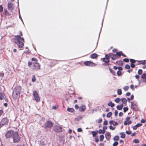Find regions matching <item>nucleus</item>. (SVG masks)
I'll return each mask as SVG.
<instances>
[{
  "label": "nucleus",
  "mask_w": 146,
  "mask_h": 146,
  "mask_svg": "<svg viewBox=\"0 0 146 146\" xmlns=\"http://www.w3.org/2000/svg\"><path fill=\"white\" fill-rule=\"evenodd\" d=\"M20 35H16L14 36V38L13 39L15 40V43L17 44L18 47L21 48L23 47L24 46V42H25L24 38H21V36H22L23 34L21 31L19 32Z\"/></svg>",
  "instance_id": "obj_1"
},
{
  "label": "nucleus",
  "mask_w": 146,
  "mask_h": 146,
  "mask_svg": "<svg viewBox=\"0 0 146 146\" xmlns=\"http://www.w3.org/2000/svg\"><path fill=\"white\" fill-rule=\"evenodd\" d=\"M21 90V87L18 86L14 89L12 95L14 100H16L19 97Z\"/></svg>",
  "instance_id": "obj_2"
},
{
  "label": "nucleus",
  "mask_w": 146,
  "mask_h": 146,
  "mask_svg": "<svg viewBox=\"0 0 146 146\" xmlns=\"http://www.w3.org/2000/svg\"><path fill=\"white\" fill-rule=\"evenodd\" d=\"M12 138L14 143H18L20 141L21 138L17 131L15 132L12 137Z\"/></svg>",
  "instance_id": "obj_3"
},
{
  "label": "nucleus",
  "mask_w": 146,
  "mask_h": 146,
  "mask_svg": "<svg viewBox=\"0 0 146 146\" xmlns=\"http://www.w3.org/2000/svg\"><path fill=\"white\" fill-rule=\"evenodd\" d=\"M110 56L108 54L105 55L104 58H101V60L104 62L103 64L104 66H106L109 64V63L110 61Z\"/></svg>",
  "instance_id": "obj_4"
},
{
  "label": "nucleus",
  "mask_w": 146,
  "mask_h": 146,
  "mask_svg": "<svg viewBox=\"0 0 146 146\" xmlns=\"http://www.w3.org/2000/svg\"><path fill=\"white\" fill-rule=\"evenodd\" d=\"M8 122L9 120L7 117L3 118L0 122V127L4 125H7Z\"/></svg>",
  "instance_id": "obj_5"
},
{
  "label": "nucleus",
  "mask_w": 146,
  "mask_h": 146,
  "mask_svg": "<svg viewBox=\"0 0 146 146\" xmlns=\"http://www.w3.org/2000/svg\"><path fill=\"white\" fill-rule=\"evenodd\" d=\"M84 64L86 66L94 67L97 65L96 63L92 62L91 61H86L84 62Z\"/></svg>",
  "instance_id": "obj_6"
},
{
  "label": "nucleus",
  "mask_w": 146,
  "mask_h": 146,
  "mask_svg": "<svg viewBox=\"0 0 146 146\" xmlns=\"http://www.w3.org/2000/svg\"><path fill=\"white\" fill-rule=\"evenodd\" d=\"M32 69L35 70H37L40 69V65L38 63L35 62L33 63V65L32 66Z\"/></svg>",
  "instance_id": "obj_7"
},
{
  "label": "nucleus",
  "mask_w": 146,
  "mask_h": 146,
  "mask_svg": "<svg viewBox=\"0 0 146 146\" xmlns=\"http://www.w3.org/2000/svg\"><path fill=\"white\" fill-rule=\"evenodd\" d=\"M53 125V123L52 122L50 121H48L45 123L44 124V128H51L52 127Z\"/></svg>",
  "instance_id": "obj_8"
},
{
  "label": "nucleus",
  "mask_w": 146,
  "mask_h": 146,
  "mask_svg": "<svg viewBox=\"0 0 146 146\" xmlns=\"http://www.w3.org/2000/svg\"><path fill=\"white\" fill-rule=\"evenodd\" d=\"M33 96L35 100L37 102H39L40 101V98L38 94L36 91H33Z\"/></svg>",
  "instance_id": "obj_9"
},
{
  "label": "nucleus",
  "mask_w": 146,
  "mask_h": 146,
  "mask_svg": "<svg viewBox=\"0 0 146 146\" xmlns=\"http://www.w3.org/2000/svg\"><path fill=\"white\" fill-rule=\"evenodd\" d=\"M15 133L14 131L11 130H9L5 134V137L6 138H9L12 137L14 133Z\"/></svg>",
  "instance_id": "obj_10"
},
{
  "label": "nucleus",
  "mask_w": 146,
  "mask_h": 146,
  "mask_svg": "<svg viewBox=\"0 0 146 146\" xmlns=\"http://www.w3.org/2000/svg\"><path fill=\"white\" fill-rule=\"evenodd\" d=\"M53 130L55 132L58 133L61 132L62 131V128L59 126H54Z\"/></svg>",
  "instance_id": "obj_11"
},
{
  "label": "nucleus",
  "mask_w": 146,
  "mask_h": 146,
  "mask_svg": "<svg viewBox=\"0 0 146 146\" xmlns=\"http://www.w3.org/2000/svg\"><path fill=\"white\" fill-rule=\"evenodd\" d=\"M130 117H127L126 119V120L124 122V124L125 125H129L131 123L132 121L131 120H130Z\"/></svg>",
  "instance_id": "obj_12"
},
{
  "label": "nucleus",
  "mask_w": 146,
  "mask_h": 146,
  "mask_svg": "<svg viewBox=\"0 0 146 146\" xmlns=\"http://www.w3.org/2000/svg\"><path fill=\"white\" fill-rule=\"evenodd\" d=\"M14 8V6L13 4L11 2H9L8 4V9L9 10L12 11Z\"/></svg>",
  "instance_id": "obj_13"
},
{
  "label": "nucleus",
  "mask_w": 146,
  "mask_h": 146,
  "mask_svg": "<svg viewBox=\"0 0 146 146\" xmlns=\"http://www.w3.org/2000/svg\"><path fill=\"white\" fill-rule=\"evenodd\" d=\"M108 55L110 56V57L113 60L117 59L118 58V57L116 55L113 53H110Z\"/></svg>",
  "instance_id": "obj_14"
},
{
  "label": "nucleus",
  "mask_w": 146,
  "mask_h": 146,
  "mask_svg": "<svg viewBox=\"0 0 146 146\" xmlns=\"http://www.w3.org/2000/svg\"><path fill=\"white\" fill-rule=\"evenodd\" d=\"M86 109V107L85 106L82 105L79 108V111L81 112L84 111Z\"/></svg>",
  "instance_id": "obj_15"
},
{
  "label": "nucleus",
  "mask_w": 146,
  "mask_h": 146,
  "mask_svg": "<svg viewBox=\"0 0 146 146\" xmlns=\"http://www.w3.org/2000/svg\"><path fill=\"white\" fill-rule=\"evenodd\" d=\"M137 62V65L142 64L144 65L145 64V60H141V61H138L136 60Z\"/></svg>",
  "instance_id": "obj_16"
},
{
  "label": "nucleus",
  "mask_w": 146,
  "mask_h": 146,
  "mask_svg": "<svg viewBox=\"0 0 146 146\" xmlns=\"http://www.w3.org/2000/svg\"><path fill=\"white\" fill-rule=\"evenodd\" d=\"M105 137L106 139L108 140H109L111 137V135L110 133H106L105 134Z\"/></svg>",
  "instance_id": "obj_17"
},
{
  "label": "nucleus",
  "mask_w": 146,
  "mask_h": 146,
  "mask_svg": "<svg viewBox=\"0 0 146 146\" xmlns=\"http://www.w3.org/2000/svg\"><path fill=\"white\" fill-rule=\"evenodd\" d=\"M142 125V124L140 123H138L136 125H135L133 127V129L135 130L137 129V128L138 127H139Z\"/></svg>",
  "instance_id": "obj_18"
},
{
  "label": "nucleus",
  "mask_w": 146,
  "mask_h": 146,
  "mask_svg": "<svg viewBox=\"0 0 146 146\" xmlns=\"http://www.w3.org/2000/svg\"><path fill=\"white\" fill-rule=\"evenodd\" d=\"M98 56V54L96 53H93L90 55V58L92 59H94L97 58Z\"/></svg>",
  "instance_id": "obj_19"
},
{
  "label": "nucleus",
  "mask_w": 146,
  "mask_h": 146,
  "mask_svg": "<svg viewBox=\"0 0 146 146\" xmlns=\"http://www.w3.org/2000/svg\"><path fill=\"white\" fill-rule=\"evenodd\" d=\"M141 78L143 79V82H146V74L143 73L141 75Z\"/></svg>",
  "instance_id": "obj_20"
},
{
  "label": "nucleus",
  "mask_w": 146,
  "mask_h": 146,
  "mask_svg": "<svg viewBox=\"0 0 146 146\" xmlns=\"http://www.w3.org/2000/svg\"><path fill=\"white\" fill-rule=\"evenodd\" d=\"M109 123L110 125L112 124L113 126H115L117 125L118 124L117 122H115L112 120L110 121Z\"/></svg>",
  "instance_id": "obj_21"
},
{
  "label": "nucleus",
  "mask_w": 146,
  "mask_h": 146,
  "mask_svg": "<svg viewBox=\"0 0 146 146\" xmlns=\"http://www.w3.org/2000/svg\"><path fill=\"white\" fill-rule=\"evenodd\" d=\"M67 110L68 111L72 113L74 112H75L74 109L72 108H68Z\"/></svg>",
  "instance_id": "obj_22"
},
{
  "label": "nucleus",
  "mask_w": 146,
  "mask_h": 146,
  "mask_svg": "<svg viewBox=\"0 0 146 146\" xmlns=\"http://www.w3.org/2000/svg\"><path fill=\"white\" fill-rule=\"evenodd\" d=\"M5 14L7 16H10L11 14L9 13V12L7 10H4Z\"/></svg>",
  "instance_id": "obj_23"
},
{
  "label": "nucleus",
  "mask_w": 146,
  "mask_h": 146,
  "mask_svg": "<svg viewBox=\"0 0 146 146\" xmlns=\"http://www.w3.org/2000/svg\"><path fill=\"white\" fill-rule=\"evenodd\" d=\"M123 105L122 104H121L120 105H118L117 106L116 108L118 110H121L123 107Z\"/></svg>",
  "instance_id": "obj_24"
},
{
  "label": "nucleus",
  "mask_w": 146,
  "mask_h": 146,
  "mask_svg": "<svg viewBox=\"0 0 146 146\" xmlns=\"http://www.w3.org/2000/svg\"><path fill=\"white\" fill-rule=\"evenodd\" d=\"M98 131H92L91 133L92 135L93 136V137H95L96 135H97L98 134Z\"/></svg>",
  "instance_id": "obj_25"
},
{
  "label": "nucleus",
  "mask_w": 146,
  "mask_h": 146,
  "mask_svg": "<svg viewBox=\"0 0 146 146\" xmlns=\"http://www.w3.org/2000/svg\"><path fill=\"white\" fill-rule=\"evenodd\" d=\"M108 105L112 107L114 106L115 104L114 103H112V102L110 101L108 103Z\"/></svg>",
  "instance_id": "obj_26"
},
{
  "label": "nucleus",
  "mask_w": 146,
  "mask_h": 146,
  "mask_svg": "<svg viewBox=\"0 0 146 146\" xmlns=\"http://www.w3.org/2000/svg\"><path fill=\"white\" fill-rule=\"evenodd\" d=\"M123 104H126L127 102L126 99L124 98H123L121 99Z\"/></svg>",
  "instance_id": "obj_27"
},
{
  "label": "nucleus",
  "mask_w": 146,
  "mask_h": 146,
  "mask_svg": "<svg viewBox=\"0 0 146 146\" xmlns=\"http://www.w3.org/2000/svg\"><path fill=\"white\" fill-rule=\"evenodd\" d=\"M105 130H103V129L102 130L101 129H100L98 131V133L99 134L102 133L104 134L105 133Z\"/></svg>",
  "instance_id": "obj_28"
},
{
  "label": "nucleus",
  "mask_w": 146,
  "mask_h": 146,
  "mask_svg": "<svg viewBox=\"0 0 146 146\" xmlns=\"http://www.w3.org/2000/svg\"><path fill=\"white\" fill-rule=\"evenodd\" d=\"M113 139L114 141H118L119 139V137L118 136L116 135L113 137Z\"/></svg>",
  "instance_id": "obj_29"
},
{
  "label": "nucleus",
  "mask_w": 146,
  "mask_h": 146,
  "mask_svg": "<svg viewBox=\"0 0 146 146\" xmlns=\"http://www.w3.org/2000/svg\"><path fill=\"white\" fill-rule=\"evenodd\" d=\"M120 134L121 135V137L122 138H124L125 137V133H123L121 132L120 133Z\"/></svg>",
  "instance_id": "obj_30"
},
{
  "label": "nucleus",
  "mask_w": 146,
  "mask_h": 146,
  "mask_svg": "<svg viewBox=\"0 0 146 146\" xmlns=\"http://www.w3.org/2000/svg\"><path fill=\"white\" fill-rule=\"evenodd\" d=\"M122 52L121 51H120L119 52H117L116 53V54L117 55L119 56H120L122 54Z\"/></svg>",
  "instance_id": "obj_31"
},
{
  "label": "nucleus",
  "mask_w": 146,
  "mask_h": 146,
  "mask_svg": "<svg viewBox=\"0 0 146 146\" xmlns=\"http://www.w3.org/2000/svg\"><path fill=\"white\" fill-rule=\"evenodd\" d=\"M117 94L119 95H120L122 94V91L121 89H118L117 90Z\"/></svg>",
  "instance_id": "obj_32"
},
{
  "label": "nucleus",
  "mask_w": 146,
  "mask_h": 146,
  "mask_svg": "<svg viewBox=\"0 0 146 146\" xmlns=\"http://www.w3.org/2000/svg\"><path fill=\"white\" fill-rule=\"evenodd\" d=\"M121 100V99L119 98H117L115 100V101L117 103H119Z\"/></svg>",
  "instance_id": "obj_33"
},
{
  "label": "nucleus",
  "mask_w": 146,
  "mask_h": 146,
  "mask_svg": "<svg viewBox=\"0 0 146 146\" xmlns=\"http://www.w3.org/2000/svg\"><path fill=\"white\" fill-rule=\"evenodd\" d=\"M112 115V113L111 112L108 113L107 114V117H110Z\"/></svg>",
  "instance_id": "obj_34"
},
{
  "label": "nucleus",
  "mask_w": 146,
  "mask_h": 146,
  "mask_svg": "<svg viewBox=\"0 0 146 146\" xmlns=\"http://www.w3.org/2000/svg\"><path fill=\"white\" fill-rule=\"evenodd\" d=\"M100 141H103L104 138V136L103 135H101L100 136Z\"/></svg>",
  "instance_id": "obj_35"
},
{
  "label": "nucleus",
  "mask_w": 146,
  "mask_h": 146,
  "mask_svg": "<svg viewBox=\"0 0 146 146\" xmlns=\"http://www.w3.org/2000/svg\"><path fill=\"white\" fill-rule=\"evenodd\" d=\"M130 61L131 63H134L136 62V61L134 59H131L130 60Z\"/></svg>",
  "instance_id": "obj_36"
},
{
  "label": "nucleus",
  "mask_w": 146,
  "mask_h": 146,
  "mask_svg": "<svg viewBox=\"0 0 146 146\" xmlns=\"http://www.w3.org/2000/svg\"><path fill=\"white\" fill-rule=\"evenodd\" d=\"M32 81L33 82H35L36 81V78L35 75H33Z\"/></svg>",
  "instance_id": "obj_37"
},
{
  "label": "nucleus",
  "mask_w": 146,
  "mask_h": 146,
  "mask_svg": "<svg viewBox=\"0 0 146 146\" xmlns=\"http://www.w3.org/2000/svg\"><path fill=\"white\" fill-rule=\"evenodd\" d=\"M110 70L111 73L113 74V75H115V72L114 71V70H112L111 68H110Z\"/></svg>",
  "instance_id": "obj_38"
},
{
  "label": "nucleus",
  "mask_w": 146,
  "mask_h": 146,
  "mask_svg": "<svg viewBox=\"0 0 146 146\" xmlns=\"http://www.w3.org/2000/svg\"><path fill=\"white\" fill-rule=\"evenodd\" d=\"M143 71L141 69H139L138 70V73L139 75H141Z\"/></svg>",
  "instance_id": "obj_39"
},
{
  "label": "nucleus",
  "mask_w": 146,
  "mask_h": 146,
  "mask_svg": "<svg viewBox=\"0 0 146 146\" xmlns=\"http://www.w3.org/2000/svg\"><path fill=\"white\" fill-rule=\"evenodd\" d=\"M59 107L58 106V105H56L52 107V109L53 110H56Z\"/></svg>",
  "instance_id": "obj_40"
},
{
  "label": "nucleus",
  "mask_w": 146,
  "mask_h": 146,
  "mask_svg": "<svg viewBox=\"0 0 146 146\" xmlns=\"http://www.w3.org/2000/svg\"><path fill=\"white\" fill-rule=\"evenodd\" d=\"M133 142L135 143H138L139 142V141L137 139H135L133 140Z\"/></svg>",
  "instance_id": "obj_41"
},
{
  "label": "nucleus",
  "mask_w": 146,
  "mask_h": 146,
  "mask_svg": "<svg viewBox=\"0 0 146 146\" xmlns=\"http://www.w3.org/2000/svg\"><path fill=\"white\" fill-rule=\"evenodd\" d=\"M129 88V87L128 86H126L123 87V89L125 91H126L128 90Z\"/></svg>",
  "instance_id": "obj_42"
},
{
  "label": "nucleus",
  "mask_w": 146,
  "mask_h": 146,
  "mask_svg": "<svg viewBox=\"0 0 146 146\" xmlns=\"http://www.w3.org/2000/svg\"><path fill=\"white\" fill-rule=\"evenodd\" d=\"M116 63L119 65H122V62L121 61H118L116 62Z\"/></svg>",
  "instance_id": "obj_43"
},
{
  "label": "nucleus",
  "mask_w": 146,
  "mask_h": 146,
  "mask_svg": "<svg viewBox=\"0 0 146 146\" xmlns=\"http://www.w3.org/2000/svg\"><path fill=\"white\" fill-rule=\"evenodd\" d=\"M31 60L33 61H35L36 62L38 61L37 59L35 58H33L31 59Z\"/></svg>",
  "instance_id": "obj_44"
},
{
  "label": "nucleus",
  "mask_w": 146,
  "mask_h": 146,
  "mask_svg": "<svg viewBox=\"0 0 146 146\" xmlns=\"http://www.w3.org/2000/svg\"><path fill=\"white\" fill-rule=\"evenodd\" d=\"M123 61L125 62H129V60L128 58H125L123 59Z\"/></svg>",
  "instance_id": "obj_45"
},
{
  "label": "nucleus",
  "mask_w": 146,
  "mask_h": 146,
  "mask_svg": "<svg viewBox=\"0 0 146 146\" xmlns=\"http://www.w3.org/2000/svg\"><path fill=\"white\" fill-rule=\"evenodd\" d=\"M123 111L124 112H126L128 110V108L127 107H124L123 108Z\"/></svg>",
  "instance_id": "obj_46"
},
{
  "label": "nucleus",
  "mask_w": 146,
  "mask_h": 146,
  "mask_svg": "<svg viewBox=\"0 0 146 146\" xmlns=\"http://www.w3.org/2000/svg\"><path fill=\"white\" fill-rule=\"evenodd\" d=\"M3 99V95L2 92H0V99L1 100H2Z\"/></svg>",
  "instance_id": "obj_47"
},
{
  "label": "nucleus",
  "mask_w": 146,
  "mask_h": 146,
  "mask_svg": "<svg viewBox=\"0 0 146 146\" xmlns=\"http://www.w3.org/2000/svg\"><path fill=\"white\" fill-rule=\"evenodd\" d=\"M118 143L117 141L115 142L113 144V146H117L118 144Z\"/></svg>",
  "instance_id": "obj_48"
},
{
  "label": "nucleus",
  "mask_w": 146,
  "mask_h": 146,
  "mask_svg": "<svg viewBox=\"0 0 146 146\" xmlns=\"http://www.w3.org/2000/svg\"><path fill=\"white\" fill-rule=\"evenodd\" d=\"M102 121V118H99L98 121V123H101Z\"/></svg>",
  "instance_id": "obj_49"
},
{
  "label": "nucleus",
  "mask_w": 146,
  "mask_h": 146,
  "mask_svg": "<svg viewBox=\"0 0 146 146\" xmlns=\"http://www.w3.org/2000/svg\"><path fill=\"white\" fill-rule=\"evenodd\" d=\"M125 68L126 69H129L130 68V66L127 64L125 65Z\"/></svg>",
  "instance_id": "obj_50"
},
{
  "label": "nucleus",
  "mask_w": 146,
  "mask_h": 146,
  "mask_svg": "<svg viewBox=\"0 0 146 146\" xmlns=\"http://www.w3.org/2000/svg\"><path fill=\"white\" fill-rule=\"evenodd\" d=\"M108 124V122L107 120H105L103 123V125H107Z\"/></svg>",
  "instance_id": "obj_51"
},
{
  "label": "nucleus",
  "mask_w": 146,
  "mask_h": 146,
  "mask_svg": "<svg viewBox=\"0 0 146 146\" xmlns=\"http://www.w3.org/2000/svg\"><path fill=\"white\" fill-rule=\"evenodd\" d=\"M131 131H126L125 132L128 135H130L131 133Z\"/></svg>",
  "instance_id": "obj_52"
},
{
  "label": "nucleus",
  "mask_w": 146,
  "mask_h": 146,
  "mask_svg": "<svg viewBox=\"0 0 146 146\" xmlns=\"http://www.w3.org/2000/svg\"><path fill=\"white\" fill-rule=\"evenodd\" d=\"M3 7L2 5H0V12H1L3 11Z\"/></svg>",
  "instance_id": "obj_53"
},
{
  "label": "nucleus",
  "mask_w": 146,
  "mask_h": 146,
  "mask_svg": "<svg viewBox=\"0 0 146 146\" xmlns=\"http://www.w3.org/2000/svg\"><path fill=\"white\" fill-rule=\"evenodd\" d=\"M121 72L119 70H118L117 72V74L118 76H120L121 75Z\"/></svg>",
  "instance_id": "obj_54"
},
{
  "label": "nucleus",
  "mask_w": 146,
  "mask_h": 146,
  "mask_svg": "<svg viewBox=\"0 0 146 146\" xmlns=\"http://www.w3.org/2000/svg\"><path fill=\"white\" fill-rule=\"evenodd\" d=\"M109 128L110 129H111L112 130H114L115 128V127H113L111 125L109 127Z\"/></svg>",
  "instance_id": "obj_55"
},
{
  "label": "nucleus",
  "mask_w": 146,
  "mask_h": 146,
  "mask_svg": "<svg viewBox=\"0 0 146 146\" xmlns=\"http://www.w3.org/2000/svg\"><path fill=\"white\" fill-rule=\"evenodd\" d=\"M99 139L97 138V137H95V141L97 143V142H98L99 141Z\"/></svg>",
  "instance_id": "obj_56"
},
{
  "label": "nucleus",
  "mask_w": 146,
  "mask_h": 146,
  "mask_svg": "<svg viewBox=\"0 0 146 146\" xmlns=\"http://www.w3.org/2000/svg\"><path fill=\"white\" fill-rule=\"evenodd\" d=\"M77 131L78 132H81L82 131V130L81 128H79L78 129Z\"/></svg>",
  "instance_id": "obj_57"
},
{
  "label": "nucleus",
  "mask_w": 146,
  "mask_h": 146,
  "mask_svg": "<svg viewBox=\"0 0 146 146\" xmlns=\"http://www.w3.org/2000/svg\"><path fill=\"white\" fill-rule=\"evenodd\" d=\"M130 66L132 68H134L135 66V65L134 64V63H131Z\"/></svg>",
  "instance_id": "obj_58"
},
{
  "label": "nucleus",
  "mask_w": 146,
  "mask_h": 146,
  "mask_svg": "<svg viewBox=\"0 0 146 146\" xmlns=\"http://www.w3.org/2000/svg\"><path fill=\"white\" fill-rule=\"evenodd\" d=\"M32 63L31 62H30V61H29L28 63V66H29L30 67L31 65H32Z\"/></svg>",
  "instance_id": "obj_59"
},
{
  "label": "nucleus",
  "mask_w": 146,
  "mask_h": 146,
  "mask_svg": "<svg viewBox=\"0 0 146 146\" xmlns=\"http://www.w3.org/2000/svg\"><path fill=\"white\" fill-rule=\"evenodd\" d=\"M118 113V111L117 110H115V112H114L115 115V116H116L117 115Z\"/></svg>",
  "instance_id": "obj_60"
},
{
  "label": "nucleus",
  "mask_w": 146,
  "mask_h": 146,
  "mask_svg": "<svg viewBox=\"0 0 146 146\" xmlns=\"http://www.w3.org/2000/svg\"><path fill=\"white\" fill-rule=\"evenodd\" d=\"M130 88L132 90H134V86L133 85H131L130 86Z\"/></svg>",
  "instance_id": "obj_61"
},
{
  "label": "nucleus",
  "mask_w": 146,
  "mask_h": 146,
  "mask_svg": "<svg viewBox=\"0 0 146 146\" xmlns=\"http://www.w3.org/2000/svg\"><path fill=\"white\" fill-rule=\"evenodd\" d=\"M146 122V121L144 119H142L141 120V122L142 123H145Z\"/></svg>",
  "instance_id": "obj_62"
},
{
  "label": "nucleus",
  "mask_w": 146,
  "mask_h": 146,
  "mask_svg": "<svg viewBox=\"0 0 146 146\" xmlns=\"http://www.w3.org/2000/svg\"><path fill=\"white\" fill-rule=\"evenodd\" d=\"M75 108L76 109H79V108L78 106L76 104V105H75Z\"/></svg>",
  "instance_id": "obj_63"
},
{
  "label": "nucleus",
  "mask_w": 146,
  "mask_h": 146,
  "mask_svg": "<svg viewBox=\"0 0 146 146\" xmlns=\"http://www.w3.org/2000/svg\"><path fill=\"white\" fill-rule=\"evenodd\" d=\"M131 93L129 92H127L126 93V95L127 96H130Z\"/></svg>",
  "instance_id": "obj_64"
}]
</instances>
